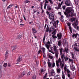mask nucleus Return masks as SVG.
<instances>
[{"label":"nucleus","mask_w":79,"mask_h":79,"mask_svg":"<svg viewBox=\"0 0 79 79\" xmlns=\"http://www.w3.org/2000/svg\"><path fill=\"white\" fill-rule=\"evenodd\" d=\"M51 50H53L54 51V52H53L52 51H51V52H51L52 54H55V56H56V58H58V55H59V53L58 52V50L56 49V46L54 45L53 46V47H52L51 48Z\"/></svg>","instance_id":"f257e3e1"},{"label":"nucleus","mask_w":79,"mask_h":79,"mask_svg":"<svg viewBox=\"0 0 79 79\" xmlns=\"http://www.w3.org/2000/svg\"><path fill=\"white\" fill-rule=\"evenodd\" d=\"M56 63L57 67L60 66V68H63L64 67V63H62V60L60 58H59L57 60H56Z\"/></svg>","instance_id":"f03ea898"},{"label":"nucleus","mask_w":79,"mask_h":79,"mask_svg":"<svg viewBox=\"0 0 79 79\" xmlns=\"http://www.w3.org/2000/svg\"><path fill=\"white\" fill-rule=\"evenodd\" d=\"M66 11L67 13L69 14V16L71 17H73L74 16V14L73 13H74V10L73 9L71 10V8L68 7L66 9Z\"/></svg>","instance_id":"7ed1b4c3"},{"label":"nucleus","mask_w":79,"mask_h":79,"mask_svg":"<svg viewBox=\"0 0 79 79\" xmlns=\"http://www.w3.org/2000/svg\"><path fill=\"white\" fill-rule=\"evenodd\" d=\"M72 25L74 27V28H75L76 29H77L78 30H79V27L78 26H77L78 25V23H76V22H74V23L72 24ZM77 26V27H76Z\"/></svg>","instance_id":"20e7f679"},{"label":"nucleus","mask_w":79,"mask_h":79,"mask_svg":"<svg viewBox=\"0 0 79 79\" xmlns=\"http://www.w3.org/2000/svg\"><path fill=\"white\" fill-rule=\"evenodd\" d=\"M50 44V41H48V42H47L46 44H45V47H46V48L48 50L49 52H51V50H49V45Z\"/></svg>","instance_id":"39448f33"},{"label":"nucleus","mask_w":79,"mask_h":79,"mask_svg":"<svg viewBox=\"0 0 79 79\" xmlns=\"http://www.w3.org/2000/svg\"><path fill=\"white\" fill-rule=\"evenodd\" d=\"M65 4L67 6H71V2L69 1V0H66L65 2Z\"/></svg>","instance_id":"423d86ee"},{"label":"nucleus","mask_w":79,"mask_h":79,"mask_svg":"<svg viewBox=\"0 0 79 79\" xmlns=\"http://www.w3.org/2000/svg\"><path fill=\"white\" fill-rule=\"evenodd\" d=\"M49 18L51 20H52L54 19V15L53 14L50 13L49 15Z\"/></svg>","instance_id":"0eeeda50"},{"label":"nucleus","mask_w":79,"mask_h":79,"mask_svg":"<svg viewBox=\"0 0 79 79\" xmlns=\"http://www.w3.org/2000/svg\"><path fill=\"white\" fill-rule=\"evenodd\" d=\"M58 23H59V21L58 20H57L56 22L55 21L54 24H53V26H55V27H56L58 26Z\"/></svg>","instance_id":"6e6552de"},{"label":"nucleus","mask_w":79,"mask_h":79,"mask_svg":"<svg viewBox=\"0 0 79 79\" xmlns=\"http://www.w3.org/2000/svg\"><path fill=\"white\" fill-rule=\"evenodd\" d=\"M68 42H67V41L66 40H64L63 42V45H66L68 46Z\"/></svg>","instance_id":"1a4fd4ad"},{"label":"nucleus","mask_w":79,"mask_h":79,"mask_svg":"<svg viewBox=\"0 0 79 79\" xmlns=\"http://www.w3.org/2000/svg\"><path fill=\"white\" fill-rule=\"evenodd\" d=\"M61 45H62V41H61V40H59L58 42L57 45L59 47H61Z\"/></svg>","instance_id":"9d476101"},{"label":"nucleus","mask_w":79,"mask_h":79,"mask_svg":"<svg viewBox=\"0 0 79 79\" xmlns=\"http://www.w3.org/2000/svg\"><path fill=\"white\" fill-rule=\"evenodd\" d=\"M57 36L58 37V39L59 40V39H61V37L62 36V35H61V33L60 32L59 34H57Z\"/></svg>","instance_id":"9b49d317"},{"label":"nucleus","mask_w":79,"mask_h":79,"mask_svg":"<svg viewBox=\"0 0 79 79\" xmlns=\"http://www.w3.org/2000/svg\"><path fill=\"white\" fill-rule=\"evenodd\" d=\"M48 67L49 68H52V64L50 62H49L48 63Z\"/></svg>","instance_id":"f8f14e48"},{"label":"nucleus","mask_w":79,"mask_h":79,"mask_svg":"<svg viewBox=\"0 0 79 79\" xmlns=\"http://www.w3.org/2000/svg\"><path fill=\"white\" fill-rule=\"evenodd\" d=\"M53 30H54V27H50L49 31L50 33L52 32V31H53Z\"/></svg>","instance_id":"ddd939ff"},{"label":"nucleus","mask_w":79,"mask_h":79,"mask_svg":"<svg viewBox=\"0 0 79 79\" xmlns=\"http://www.w3.org/2000/svg\"><path fill=\"white\" fill-rule=\"evenodd\" d=\"M47 9L48 10H49V11H50L51 10H52V7L49 5L47 6Z\"/></svg>","instance_id":"4468645a"},{"label":"nucleus","mask_w":79,"mask_h":79,"mask_svg":"<svg viewBox=\"0 0 79 79\" xmlns=\"http://www.w3.org/2000/svg\"><path fill=\"white\" fill-rule=\"evenodd\" d=\"M22 61V59L20 56H19L17 59V61L18 62H20Z\"/></svg>","instance_id":"2eb2a0df"},{"label":"nucleus","mask_w":79,"mask_h":79,"mask_svg":"<svg viewBox=\"0 0 79 79\" xmlns=\"http://www.w3.org/2000/svg\"><path fill=\"white\" fill-rule=\"evenodd\" d=\"M77 35H78V34L77 33H76V34H74L73 35L72 37H75V38H76L77 37Z\"/></svg>","instance_id":"dca6fc26"},{"label":"nucleus","mask_w":79,"mask_h":79,"mask_svg":"<svg viewBox=\"0 0 79 79\" xmlns=\"http://www.w3.org/2000/svg\"><path fill=\"white\" fill-rule=\"evenodd\" d=\"M63 2L62 1L61 2V3H59L58 4V6L60 8L62 5H63Z\"/></svg>","instance_id":"f3484780"},{"label":"nucleus","mask_w":79,"mask_h":79,"mask_svg":"<svg viewBox=\"0 0 79 79\" xmlns=\"http://www.w3.org/2000/svg\"><path fill=\"white\" fill-rule=\"evenodd\" d=\"M62 78L63 79H65V75H64V72L63 71L62 72Z\"/></svg>","instance_id":"a211bd4d"},{"label":"nucleus","mask_w":79,"mask_h":79,"mask_svg":"<svg viewBox=\"0 0 79 79\" xmlns=\"http://www.w3.org/2000/svg\"><path fill=\"white\" fill-rule=\"evenodd\" d=\"M57 73L58 74H60V72L61 71L60 69H56Z\"/></svg>","instance_id":"6ab92c4d"},{"label":"nucleus","mask_w":79,"mask_h":79,"mask_svg":"<svg viewBox=\"0 0 79 79\" xmlns=\"http://www.w3.org/2000/svg\"><path fill=\"white\" fill-rule=\"evenodd\" d=\"M59 50L60 51V55H62V53H63V48H61L59 49Z\"/></svg>","instance_id":"aec40b11"},{"label":"nucleus","mask_w":79,"mask_h":79,"mask_svg":"<svg viewBox=\"0 0 79 79\" xmlns=\"http://www.w3.org/2000/svg\"><path fill=\"white\" fill-rule=\"evenodd\" d=\"M17 48V46L15 45L14 46L12 47V49L13 50H15Z\"/></svg>","instance_id":"412c9836"},{"label":"nucleus","mask_w":79,"mask_h":79,"mask_svg":"<svg viewBox=\"0 0 79 79\" xmlns=\"http://www.w3.org/2000/svg\"><path fill=\"white\" fill-rule=\"evenodd\" d=\"M51 73L52 74V76H55V72H54V70H51Z\"/></svg>","instance_id":"4be33fe9"},{"label":"nucleus","mask_w":79,"mask_h":79,"mask_svg":"<svg viewBox=\"0 0 79 79\" xmlns=\"http://www.w3.org/2000/svg\"><path fill=\"white\" fill-rule=\"evenodd\" d=\"M21 37H22V35L20 34L18 36L17 39H20Z\"/></svg>","instance_id":"5701e85b"},{"label":"nucleus","mask_w":79,"mask_h":79,"mask_svg":"<svg viewBox=\"0 0 79 79\" xmlns=\"http://www.w3.org/2000/svg\"><path fill=\"white\" fill-rule=\"evenodd\" d=\"M69 61L71 62L72 63H74V60L71 59V58L69 59Z\"/></svg>","instance_id":"b1692460"},{"label":"nucleus","mask_w":79,"mask_h":79,"mask_svg":"<svg viewBox=\"0 0 79 79\" xmlns=\"http://www.w3.org/2000/svg\"><path fill=\"white\" fill-rule=\"evenodd\" d=\"M68 59H69V58H68V57H66V56H64V59L65 60V61H67L68 60Z\"/></svg>","instance_id":"393cba45"},{"label":"nucleus","mask_w":79,"mask_h":79,"mask_svg":"<svg viewBox=\"0 0 79 79\" xmlns=\"http://www.w3.org/2000/svg\"><path fill=\"white\" fill-rule=\"evenodd\" d=\"M24 73V72H23V73H22L21 75H20V77H23L25 75V73Z\"/></svg>","instance_id":"a878e982"},{"label":"nucleus","mask_w":79,"mask_h":79,"mask_svg":"<svg viewBox=\"0 0 79 79\" xmlns=\"http://www.w3.org/2000/svg\"><path fill=\"white\" fill-rule=\"evenodd\" d=\"M71 54L72 55V59L73 60H74L75 57H74V53H73V52H71Z\"/></svg>","instance_id":"bb28decb"},{"label":"nucleus","mask_w":79,"mask_h":79,"mask_svg":"<svg viewBox=\"0 0 79 79\" xmlns=\"http://www.w3.org/2000/svg\"><path fill=\"white\" fill-rule=\"evenodd\" d=\"M76 18H72L71 19H70V21H71V22H73V21H75V19Z\"/></svg>","instance_id":"cd10ccee"},{"label":"nucleus","mask_w":79,"mask_h":79,"mask_svg":"<svg viewBox=\"0 0 79 79\" xmlns=\"http://www.w3.org/2000/svg\"><path fill=\"white\" fill-rule=\"evenodd\" d=\"M51 65L52 66V68H54L55 66V62H53L51 63Z\"/></svg>","instance_id":"c85d7f7f"},{"label":"nucleus","mask_w":79,"mask_h":79,"mask_svg":"<svg viewBox=\"0 0 79 79\" xmlns=\"http://www.w3.org/2000/svg\"><path fill=\"white\" fill-rule=\"evenodd\" d=\"M74 50H75L76 52H79V49H77L76 48V47H74Z\"/></svg>","instance_id":"c756f323"},{"label":"nucleus","mask_w":79,"mask_h":79,"mask_svg":"<svg viewBox=\"0 0 79 79\" xmlns=\"http://www.w3.org/2000/svg\"><path fill=\"white\" fill-rule=\"evenodd\" d=\"M32 31L33 32H34V33H36V32H37V31L35 30V29L34 28H32Z\"/></svg>","instance_id":"7c9ffc66"},{"label":"nucleus","mask_w":79,"mask_h":79,"mask_svg":"<svg viewBox=\"0 0 79 79\" xmlns=\"http://www.w3.org/2000/svg\"><path fill=\"white\" fill-rule=\"evenodd\" d=\"M52 34H53L52 35H55L56 34V30H54V31H53V32L52 33Z\"/></svg>","instance_id":"2f4dec72"},{"label":"nucleus","mask_w":79,"mask_h":79,"mask_svg":"<svg viewBox=\"0 0 79 79\" xmlns=\"http://www.w3.org/2000/svg\"><path fill=\"white\" fill-rule=\"evenodd\" d=\"M48 31H49V27H48V26L47 25L46 29V31L47 32H48Z\"/></svg>","instance_id":"473e14b6"},{"label":"nucleus","mask_w":79,"mask_h":79,"mask_svg":"<svg viewBox=\"0 0 79 79\" xmlns=\"http://www.w3.org/2000/svg\"><path fill=\"white\" fill-rule=\"evenodd\" d=\"M67 24L68 26H69V28H70V27H71V23H69V22H68V23H67Z\"/></svg>","instance_id":"72a5a7b5"},{"label":"nucleus","mask_w":79,"mask_h":79,"mask_svg":"<svg viewBox=\"0 0 79 79\" xmlns=\"http://www.w3.org/2000/svg\"><path fill=\"white\" fill-rule=\"evenodd\" d=\"M71 68L73 71H74V69H75V67H74V65H72L71 67Z\"/></svg>","instance_id":"f704fd0d"},{"label":"nucleus","mask_w":79,"mask_h":79,"mask_svg":"<svg viewBox=\"0 0 79 79\" xmlns=\"http://www.w3.org/2000/svg\"><path fill=\"white\" fill-rule=\"evenodd\" d=\"M45 35H44V37L43 41L44 44H45Z\"/></svg>","instance_id":"c9c22d12"},{"label":"nucleus","mask_w":79,"mask_h":79,"mask_svg":"<svg viewBox=\"0 0 79 79\" xmlns=\"http://www.w3.org/2000/svg\"><path fill=\"white\" fill-rule=\"evenodd\" d=\"M66 67H67L66 65H65L64 67V69L65 71H66V70L68 69H67Z\"/></svg>","instance_id":"e433bc0d"},{"label":"nucleus","mask_w":79,"mask_h":79,"mask_svg":"<svg viewBox=\"0 0 79 79\" xmlns=\"http://www.w3.org/2000/svg\"><path fill=\"white\" fill-rule=\"evenodd\" d=\"M65 51L66 52V53H68V52H69L68 48H65Z\"/></svg>","instance_id":"4c0bfd02"},{"label":"nucleus","mask_w":79,"mask_h":79,"mask_svg":"<svg viewBox=\"0 0 79 79\" xmlns=\"http://www.w3.org/2000/svg\"><path fill=\"white\" fill-rule=\"evenodd\" d=\"M55 35H52V37L53 38V39H56L57 38V37L56 36H55Z\"/></svg>","instance_id":"58836bf2"},{"label":"nucleus","mask_w":79,"mask_h":79,"mask_svg":"<svg viewBox=\"0 0 79 79\" xmlns=\"http://www.w3.org/2000/svg\"><path fill=\"white\" fill-rule=\"evenodd\" d=\"M46 77H47V73H46V74H45V75L44 77V79H45Z\"/></svg>","instance_id":"ea45409f"},{"label":"nucleus","mask_w":79,"mask_h":79,"mask_svg":"<svg viewBox=\"0 0 79 79\" xmlns=\"http://www.w3.org/2000/svg\"><path fill=\"white\" fill-rule=\"evenodd\" d=\"M13 5L11 4L9 6H8L7 7V9H8V8H11V7H12Z\"/></svg>","instance_id":"a19ab883"},{"label":"nucleus","mask_w":79,"mask_h":79,"mask_svg":"<svg viewBox=\"0 0 79 79\" xmlns=\"http://www.w3.org/2000/svg\"><path fill=\"white\" fill-rule=\"evenodd\" d=\"M61 55V58L62 59V60H63V58H64V54H63Z\"/></svg>","instance_id":"79ce46f5"},{"label":"nucleus","mask_w":79,"mask_h":79,"mask_svg":"<svg viewBox=\"0 0 79 79\" xmlns=\"http://www.w3.org/2000/svg\"><path fill=\"white\" fill-rule=\"evenodd\" d=\"M4 67H5V68H6V66H7V63H4V64L3 65Z\"/></svg>","instance_id":"37998d69"},{"label":"nucleus","mask_w":79,"mask_h":79,"mask_svg":"<svg viewBox=\"0 0 79 79\" xmlns=\"http://www.w3.org/2000/svg\"><path fill=\"white\" fill-rule=\"evenodd\" d=\"M48 58H49L50 59H53V56H51L50 55H48Z\"/></svg>","instance_id":"c03bdc74"},{"label":"nucleus","mask_w":79,"mask_h":79,"mask_svg":"<svg viewBox=\"0 0 79 79\" xmlns=\"http://www.w3.org/2000/svg\"><path fill=\"white\" fill-rule=\"evenodd\" d=\"M48 2H50V3H51V5L52 4H53V2H52V0H48Z\"/></svg>","instance_id":"a18cd8bd"},{"label":"nucleus","mask_w":79,"mask_h":79,"mask_svg":"<svg viewBox=\"0 0 79 79\" xmlns=\"http://www.w3.org/2000/svg\"><path fill=\"white\" fill-rule=\"evenodd\" d=\"M8 55V51H7L6 52V54H5L6 55L5 56H7Z\"/></svg>","instance_id":"49530a36"},{"label":"nucleus","mask_w":79,"mask_h":79,"mask_svg":"<svg viewBox=\"0 0 79 79\" xmlns=\"http://www.w3.org/2000/svg\"><path fill=\"white\" fill-rule=\"evenodd\" d=\"M66 71H67V73H71V72H70V71H69V69H67L66 70Z\"/></svg>","instance_id":"de8ad7c7"},{"label":"nucleus","mask_w":79,"mask_h":79,"mask_svg":"<svg viewBox=\"0 0 79 79\" xmlns=\"http://www.w3.org/2000/svg\"><path fill=\"white\" fill-rule=\"evenodd\" d=\"M42 50H43V52H44H44H45V48H42Z\"/></svg>","instance_id":"09e8293b"},{"label":"nucleus","mask_w":79,"mask_h":79,"mask_svg":"<svg viewBox=\"0 0 79 79\" xmlns=\"http://www.w3.org/2000/svg\"><path fill=\"white\" fill-rule=\"evenodd\" d=\"M69 29L71 33H73V31H72V28H71V27H70V28Z\"/></svg>","instance_id":"8fccbe9b"},{"label":"nucleus","mask_w":79,"mask_h":79,"mask_svg":"<svg viewBox=\"0 0 79 79\" xmlns=\"http://www.w3.org/2000/svg\"><path fill=\"white\" fill-rule=\"evenodd\" d=\"M47 4L44 3V8L45 10L46 9V7H47Z\"/></svg>","instance_id":"3c124183"},{"label":"nucleus","mask_w":79,"mask_h":79,"mask_svg":"<svg viewBox=\"0 0 79 79\" xmlns=\"http://www.w3.org/2000/svg\"><path fill=\"white\" fill-rule=\"evenodd\" d=\"M36 77H35V75H34L32 77V79H35Z\"/></svg>","instance_id":"603ef678"},{"label":"nucleus","mask_w":79,"mask_h":79,"mask_svg":"<svg viewBox=\"0 0 79 79\" xmlns=\"http://www.w3.org/2000/svg\"><path fill=\"white\" fill-rule=\"evenodd\" d=\"M45 4H47V3H48V2L47 0H45Z\"/></svg>","instance_id":"864d4df0"},{"label":"nucleus","mask_w":79,"mask_h":79,"mask_svg":"<svg viewBox=\"0 0 79 79\" xmlns=\"http://www.w3.org/2000/svg\"><path fill=\"white\" fill-rule=\"evenodd\" d=\"M7 66L9 67H11V65L10 63H8L7 64Z\"/></svg>","instance_id":"5fc2aeb1"},{"label":"nucleus","mask_w":79,"mask_h":79,"mask_svg":"<svg viewBox=\"0 0 79 79\" xmlns=\"http://www.w3.org/2000/svg\"><path fill=\"white\" fill-rule=\"evenodd\" d=\"M55 8H56V10H59V9H60V8L58 6L55 7Z\"/></svg>","instance_id":"6e6d98bb"},{"label":"nucleus","mask_w":79,"mask_h":79,"mask_svg":"<svg viewBox=\"0 0 79 79\" xmlns=\"http://www.w3.org/2000/svg\"><path fill=\"white\" fill-rule=\"evenodd\" d=\"M30 2V1H28V0H26L25 1V3H29Z\"/></svg>","instance_id":"4d7b16f0"},{"label":"nucleus","mask_w":79,"mask_h":79,"mask_svg":"<svg viewBox=\"0 0 79 79\" xmlns=\"http://www.w3.org/2000/svg\"><path fill=\"white\" fill-rule=\"evenodd\" d=\"M62 8L63 9V10H65L66 9V7H65V6H64L62 7Z\"/></svg>","instance_id":"13d9d810"},{"label":"nucleus","mask_w":79,"mask_h":79,"mask_svg":"<svg viewBox=\"0 0 79 79\" xmlns=\"http://www.w3.org/2000/svg\"><path fill=\"white\" fill-rule=\"evenodd\" d=\"M40 52H41V49L38 52V54H39Z\"/></svg>","instance_id":"bf43d9fd"},{"label":"nucleus","mask_w":79,"mask_h":79,"mask_svg":"<svg viewBox=\"0 0 79 79\" xmlns=\"http://www.w3.org/2000/svg\"><path fill=\"white\" fill-rule=\"evenodd\" d=\"M30 74H31V73H30V72H29L27 74V76H29Z\"/></svg>","instance_id":"052dcab7"},{"label":"nucleus","mask_w":79,"mask_h":79,"mask_svg":"<svg viewBox=\"0 0 79 79\" xmlns=\"http://www.w3.org/2000/svg\"><path fill=\"white\" fill-rule=\"evenodd\" d=\"M2 66L0 65V71H2Z\"/></svg>","instance_id":"680f3d73"},{"label":"nucleus","mask_w":79,"mask_h":79,"mask_svg":"<svg viewBox=\"0 0 79 79\" xmlns=\"http://www.w3.org/2000/svg\"><path fill=\"white\" fill-rule=\"evenodd\" d=\"M75 21L76 22H75V23H76L77 24H78L77 23H78V21H77V19H76Z\"/></svg>","instance_id":"e2e57ef3"},{"label":"nucleus","mask_w":79,"mask_h":79,"mask_svg":"<svg viewBox=\"0 0 79 79\" xmlns=\"http://www.w3.org/2000/svg\"><path fill=\"white\" fill-rule=\"evenodd\" d=\"M64 14L65 15H66V16H67V15H68L67 14V13L66 12H64Z\"/></svg>","instance_id":"0e129e2a"},{"label":"nucleus","mask_w":79,"mask_h":79,"mask_svg":"<svg viewBox=\"0 0 79 79\" xmlns=\"http://www.w3.org/2000/svg\"><path fill=\"white\" fill-rule=\"evenodd\" d=\"M41 71L42 73H44V70L43 69H41Z\"/></svg>","instance_id":"69168bd1"},{"label":"nucleus","mask_w":79,"mask_h":79,"mask_svg":"<svg viewBox=\"0 0 79 79\" xmlns=\"http://www.w3.org/2000/svg\"><path fill=\"white\" fill-rule=\"evenodd\" d=\"M46 13H47V15H48L50 13L49 12H48V11H47Z\"/></svg>","instance_id":"338daca9"},{"label":"nucleus","mask_w":79,"mask_h":79,"mask_svg":"<svg viewBox=\"0 0 79 79\" xmlns=\"http://www.w3.org/2000/svg\"><path fill=\"white\" fill-rule=\"evenodd\" d=\"M68 77H70V74L69 73L68 74Z\"/></svg>","instance_id":"774afa93"}]
</instances>
